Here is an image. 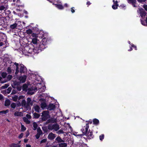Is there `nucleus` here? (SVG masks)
<instances>
[{
	"instance_id": "f257e3e1",
	"label": "nucleus",
	"mask_w": 147,
	"mask_h": 147,
	"mask_svg": "<svg viewBox=\"0 0 147 147\" xmlns=\"http://www.w3.org/2000/svg\"><path fill=\"white\" fill-rule=\"evenodd\" d=\"M51 42V39L50 38H42V41L38 43L37 46L34 49V52L37 53V51L35 52V51H37L39 50L42 51L47 47L48 45L50 44Z\"/></svg>"
},
{
	"instance_id": "f03ea898",
	"label": "nucleus",
	"mask_w": 147,
	"mask_h": 147,
	"mask_svg": "<svg viewBox=\"0 0 147 147\" xmlns=\"http://www.w3.org/2000/svg\"><path fill=\"white\" fill-rule=\"evenodd\" d=\"M16 67L15 74L17 75L19 72L21 74H24L27 72V69L25 66L22 64H19L16 62L14 63Z\"/></svg>"
},
{
	"instance_id": "7ed1b4c3",
	"label": "nucleus",
	"mask_w": 147,
	"mask_h": 147,
	"mask_svg": "<svg viewBox=\"0 0 147 147\" xmlns=\"http://www.w3.org/2000/svg\"><path fill=\"white\" fill-rule=\"evenodd\" d=\"M49 112L48 111H45L42 113L41 120L42 121H45L50 117L49 115Z\"/></svg>"
},
{
	"instance_id": "20e7f679",
	"label": "nucleus",
	"mask_w": 147,
	"mask_h": 147,
	"mask_svg": "<svg viewBox=\"0 0 147 147\" xmlns=\"http://www.w3.org/2000/svg\"><path fill=\"white\" fill-rule=\"evenodd\" d=\"M89 128V123H88L86 124V126H84L83 128L81 129V131L82 132L84 136L87 134Z\"/></svg>"
},
{
	"instance_id": "39448f33",
	"label": "nucleus",
	"mask_w": 147,
	"mask_h": 147,
	"mask_svg": "<svg viewBox=\"0 0 147 147\" xmlns=\"http://www.w3.org/2000/svg\"><path fill=\"white\" fill-rule=\"evenodd\" d=\"M39 42H38L37 39L36 38H34L32 39L31 41V44L33 45V50L34 52V49L37 46V44Z\"/></svg>"
},
{
	"instance_id": "423d86ee",
	"label": "nucleus",
	"mask_w": 147,
	"mask_h": 147,
	"mask_svg": "<svg viewBox=\"0 0 147 147\" xmlns=\"http://www.w3.org/2000/svg\"><path fill=\"white\" fill-rule=\"evenodd\" d=\"M139 13L140 14V16L142 18L145 17L146 14V12L144 11L142 8H139Z\"/></svg>"
},
{
	"instance_id": "0eeeda50",
	"label": "nucleus",
	"mask_w": 147,
	"mask_h": 147,
	"mask_svg": "<svg viewBox=\"0 0 147 147\" xmlns=\"http://www.w3.org/2000/svg\"><path fill=\"white\" fill-rule=\"evenodd\" d=\"M26 76L24 75L23 76H20L18 78V80L20 81V83H24L26 81Z\"/></svg>"
},
{
	"instance_id": "6e6552de",
	"label": "nucleus",
	"mask_w": 147,
	"mask_h": 147,
	"mask_svg": "<svg viewBox=\"0 0 147 147\" xmlns=\"http://www.w3.org/2000/svg\"><path fill=\"white\" fill-rule=\"evenodd\" d=\"M55 108V106L53 103H50L48 106L47 109L49 111L54 110Z\"/></svg>"
},
{
	"instance_id": "1a4fd4ad",
	"label": "nucleus",
	"mask_w": 147,
	"mask_h": 147,
	"mask_svg": "<svg viewBox=\"0 0 147 147\" xmlns=\"http://www.w3.org/2000/svg\"><path fill=\"white\" fill-rule=\"evenodd\" d=\"M20 81L16 80L14 81L13 84H12L11 86L13 88H15L16 86H19L20 84Z\"/></svg>"
},
{
	"instance_id": "9d476101",
	"label": "nucleus",
	"mask_w": 147,
	"mask_h": 147,
	"mask_svg": "<svg viewBox=\"0 0 147 147\" xmlns=\"http://www.w3.org/2000/svg\"><path fill=\"white\" fill-rule=\"evenodd\" d=\"M56 135L50 132L49 133L48 136V138L50 140H53L56 137Z\"/></svg>"
},
{
	"instance_id": "9b49d317",
	"label": "nucleus",
	"mask_w": 147,
	"mask_h": 147,
	"mask_svg": "<svg viewBox=\"0 0 147 147\" xmlns=\"http://www.w3.org/2000/svg\"><path fill=\"white\" fill-rule=\"evenodd\" d=\"M127 2L130 4L132 5L134 7H136L137 6L136 4L137 2L136 0H127Z\"/></svg>"
},
{
	"instance_id": "f8f14e48",
	"label": "nucleus",
	"mask_w": 147,
	"mask_h": 147,
	"mask_svg": "<svg viewBox=\"0 0 147 147\" xmlns=\"http://www.w3.org/2000/svg\"><path fill=\"white\" fill-rule=\"evenodd\" d=\"M90 130H89L88 132H87V134L86 135V136L88 137L90 139L93 138L94 137V135L93 134L92 132V131H90Z\"/></svg>"
},
{
	"instance_id": "ddd939ff",
	"label": "nucleus",
	"mask_w": 147,
	"mask_h": 147,
	"mask_svg": "<svg viewBox=\"0 0 147 147\" xmlns=\"http://www.w3.org/2000/svg\"><path fill=\"white\" fill-rule=\"evenodd\" d=\"M12 90V88L10 87L7 89L6 90H4L3 91V92H2L3 94H6V93L7 94H9L11 92V90Z\"/></svg>"
},
{
	"instance_id": "4468645a",
	"label": "nucleus",
	"mask_w": 147,
	"mask_h": 147,
	"mask_svg": "<svg viewBox=\"0 0 147 147\" xmlns=\"http://www.w3.org/2000/svg\"><path fill=\"white\" fill-rule=\"evenodd\" d=\"M57 121L56 119L54 117H51V118L48 119V122L49 123H56Z\"/></svg>"
},
{
	"instance_id": "2eb2a0df",
	"label": "nucleus",
	"mask_w": 147,
	"mask_h": 147,
	"mask_svg": "<svg viewBox=\"0 0 147 147\" xmlns=\"http://www.w3.org/2000/svg\"><path fill=\"white\" fill-rule=\"evenodd\" d=\"M14 115L15 116L21 117L23 115V113L22 112L17 111L14 113Z\"/></svg>"
},
{
	"instance_id": "dca6fc26",
	"label": "nucleus",
	"mask_w": 147,
	"mask_h": 147,
	"mask_svg": "<svg viewBox=\"0 0 147 147\" xmlns=\"http://www.w3.org/2000/svg\"><path fill=\"white\" fill-rule=\"evenodd\" d=\"M18 24L16 23H15L11 24L10 26V29L12 30L17 28Z\"/></svg>"
},
{
	"instance_id": "f3484780",
	"label": "nucleus",
	"mask_w": 147,
	"mask_h": 147,
	"mask_svg": "<svg viewBox=\"0 0 147 147\" xmlns=\"http://www.w3.org/2000/svg\"><path fill=\"white\" fill-rule=\"evenodd\" d=\"M92 121L93 124L96 125H97L99 123V120L96 118L94 119Z\"/></svg>"
},
{
	"instance_id": "a211bd4d",
	"label": "nucleus",
	"mask_w": 147,
	"mask_h": 147,
	"mask_svg": "<svg viewBox=\"0 0 147 147\" xmlns=\"http://www.w3.org/2000/svg\"><path fill=\"white\" fill-rule=\"evenodd\" d=\"M54 129L55 131H57L59 129V125L57 123L53 124Z\"/></svg>"
},
{
	"instance_id": "6ab92c4d",
	"label": "nucleus",
	"mask_w": 147,
	"mask_h": 147,
	"mask_svg": "<svg viewBox=\"0 0 147 147\" xmlns=\"http://www.w3.org/2000/svg\"><path fill=\"white\" fill-rule=\"evenodd\" d=\"M11 104L10 100L8 99L6 100L5 102L4 105L5 106H8L10 105Z\"/></svg>"
},
{
	"instance_id": "aec40b11",
	"label": "nucleus",
	"mask_w": 147,
	"mask_h": 147,
	"mask_svg": "<svg viewBox=\"0 0 147 147\" xmlns=\"http://www.w3.org/2000/svg\"><path fill=\"white\" fill-rule=\"evenodd\" d=\"M9 147H20V145L14 143L11 144L9 145Z\"/></svg>"
},
{
	"instance_id": "412c9836",
	"label": "nucleus",
	"mask_w": 147,
	"mask_h": 147,
	"mask_svg": "<svg viewBox=\"0 0 147 147\" xmlns=\"http://www.w3.org/2000/svg\"><path fill=\"white\" fill-rule=\"evenodd\" d=\"M140 21L141 24L143 25L147 26V24H146V22L144 18H142L140 19Z\"/></svg>"
},
{
	"instance_id": "4be33fe9",
	"label": "nucleus",
	"mask_w": 147,
	"mask_h": 147,
	"mask_svg": "<svg viewBox=\"0 0 147 147\" xmlns=\"http://www.w3.org/2000/svg\"><path fill=\"white\" fill-rule=\"evenodd\" d=\"M23 119L24 121L26 122L27 124H29L30 123V121L29 120L28 118L26 117H24L23 118Z\"/></svg>"
},
{
	"instance_id": "5701e85b",
	"label": "nucleus",
	"mask_w": 147,
	"mask_h": 147,
	"mask_svg": "<svg viewBox=\"0 0 147 147\" xmlns=\"http://www.w3.org/2000/svg\"><path fill=\"white\" fill-rule=\"evenodd\" d=\"M28 86L26 84H24L23 85L22 89L23 91H26L27 90Z\"/></svg>"
},
{
	"instance_id": "b1692460",
	"label": "nucleus",
	"mask_w": 147,
	"mask_h": 147,
	"mask_svg": "<svg viewBox=\"0 0 147 147\" xmlns=\"http://www.w3.org/2000/svg\"><path fill=\"white\" fill-rule=\"evenodd\" d=\"M58 143L64 142L63 140H62L60 136H58L55 139Z\"/></svg>"
},
{
	"instance_id": "393cba45",
	"label": "nucleus",
	"mask_w": 147,
	"mask_h": 147,
	"mask_svg": "<svg viewBox=\"0 0 147 147\" xmlns=\"http://www.w3.org/2000/svg\"><path fill=\"white\" fill-rule=\"evenodd\" d=\"M53 124H49L48 125L47 128L48 129L50 130H52L54 129Z\"/></svg>"
},
{
	"instance_id": "a878e982",
	"label": "nucleus",
	"mask_w": 147,
	"mask_h": 147,
	"mask_svg": "<svg viewBox=\"0 0 147 147\" xmlns=\"http://www.w3.org/2000/svg\"><path fill=\"white\" fill-rule=\"evenodd\" d=\"M9 112V110L7 109L6 110H3L2 111H0V115H2L3 114H6Z\"/></svg>"
},
{
	"instance_id": "bb28decb",
	"label": "nucleus",
	"mask_w": 147,
	"mask_h": 147,
	"mask_svg": "<svg viewBox=\"0 0 147 147\" xmlns=\"http://www.w3.org/2000/svg\"><path fill=\"white\" fill-rule=\"evenodd\" d=\"M67 146V144L65 143H61L59 144V146L60 147H66Z\"/></svg>"
},
{
	"instance_id": "cd10ccee",
	"label": "nucleus",
	"mask_w": 147,
	"mask_h": 147,
	"mask_svg": "<svg viewBox=\"0 0 147 147\" xmlns=\"http://www.w3.org/2000/svg\"><path fill=\"white\" fill-rule=\"evenodd\" d=\"M56 5V6L59 9H63V7L62 5L59 4H55Z\"/></svg>"
},
{
	"instance_id": "c85d7f7f",
	"label": "nucleus",
	"mask_w": 147,
	"mask_h": 147,
	"mask_svg": "<svg viewBox=\"0 0 147 147\" xmlns=\"http://www.w3.org/2000/svg\"><path fill=\"white\" fill-rule=\"evenodd\" d=\"M47 106L46 103L45 102H43L41 103V107L43 109H44Z\"/></svg>"
},
{
	"instance_id": "c756f323",
	"label": "nucleus",
	"mask_w": 147,
	"mask_h": 147,
	"mask_svg": "<svg viewBox=\"0 0 147 147\" xmlns=\"http://www.w3.org/2000/svg\"><path fill=\"white\" fill-rule=\"evenodd\" d=\"M33 115H34L33 118H35V119L38 118L40 116V115H39L38 114L35 112L33 114Z\"/></svg>"
},
{
	"instance_id": "7c9ffc66",
	"label": "nucleus",
	"mask_w": 147,
	"mask_h": 147,
	"mask_svg": "<svg viewBox=\"0 0 147 147\" xmlns=\"http://www.w3.org/2000/svg\"><path fill=\"white\" fill-rule=\"evenodd\" d=\"M34 109L35 111L37 112H39V109H40V108L39 106L38 105H36L34 107Z\"/></svg>"
},
{
	"instance_id": "2f4dec72",
	"label": "nucleus",
	"mask_w": 147,
	"mask_h": 147,
	"mask_svg": "<svg viewBox=\"0 0 147 147\" xmlns=\"http://www.w3.org/2000/svg\"><path fill=\"white\" fill-rule=\"evenodd\" d=\"M37 134H39L40 135H41L42 134V132L40 127L38 128L37 129Z\"/></svg>"
},
{
	"instance_id": "473e14b6",
	"label": "nucleus",
	"mask_w": 147,
	"mask_h": 147,
	"mask_svg": "<svg viewBox=\"0 0 147 147\" xmlns=\"http://www.w3.org/2000/svg\"><path fill=\"white\" fill-rule=\"evenodd\" d=\"M21 104L22 106H26V102L25 100L23 99L22 100V101Z\"/></svg>"
},
{
	"instance_id": "72a5a7b5",
	"label": "nucleus",
	"mask_w": 147,
	"mask_h": 147,
	"mask_svg": "<svg viewBox=\"0 0 147 147\" xmlns=\"http://www.w3.org/2000/svg\"><path fill=\"white\" fill-rule=\"evenodd\" d=\"M9 86V85L8 84H5L4 85L2 86L0 88L1 89H5L7 88Z\"/></svg>"
},
{
	"instance_id": "f704fd0d",
	"label": "nucleus",
	"mask_w": 147,
	"mask_h": 147,
	"mask_svg": "<svg viewBox=\"0 0 147 147\" xmlns=\"http://www.w3.org/2000/svg\"><path fill=\"white\" fill-rule=\"evenodd\" d=\"M10 106L11 108L14 109L16 107V103L13 102L11 103Z\"/></svg>"
},
{
	"instance_id": "c9c22d12",
	"label": "nucleus",
	"mask_w": 147,
	"mask_h": 147,
	"mask_svg": "<svg viewBox=\"0 0 147 147\" xmlns=\"http://www.w3.org/2000/svg\"><path fill=\"white\" fill-rule=\"evenodd\" d=\"M18 98V96L15 95L14 96L12 97V100L13 101L16 102Z\"/></svg>"
},
{
	"instance_id": "e433bc0d",
	"label": "nucleus",
	"mask_w": 147,
	"mask_h": 147,
	"mask_svg": "<svg viewBox=\"0 0 147 147\" xmlns=\"http://www.w3.org/2000/svg\"><path fill=\"white\" fill-rule=\"evenodd\" d=\"M33 126L34 128V129H33L34 130H35L37 128V127L38 125L36 123L34 122L33 123Z\"/></svg>"
},
{
	"instance_id": "4c0bfd02",
	"label": "nucleus",
	"mask_w": 147,
	"mask_h": 147,
	"mask_svg": "<svg viewBox=\"0 0 147 147\" xmlns=\"http://www.w3.org/2000/svg\"><path fill=\"white\" fill-rule=\"evenodd\" d=\"M27 106H29V103L31 101V99L30 98L28 97L27 99Z\"/></svg>"
},
{
	"instance_id": "58836bf2",
	"label": "nucleus",
	"mask_w": 147,
	"mask_h": 147,
	"mask_svg": "<svg viewBox=\"0 0 147 147\" xmlns=\"http://www.w3.org/2000/svg\"><path fill=\"white\" fill-rule=\"evenodd\" d=\"M32 30L30 29H28L26 30V33L28 34H32Z\"/></svg>"
},
{
	"instance_id": "ea45409f",
	"label": "nucleus",
	"mask_w": 147,
	"mask_h": 147,
	"mask_svg": "<svg viewBox=\"0 0 147 147\" xmlns=\"http://www.w3.org/2000/svg\"><path fill=\"white\" fill-rule=\"evenodd\" d=\"M7 74L5 72H3L1 74V76L3 78H5L7 76Z\"/></svg>"
},
{
	"instance_id": "a19ab883",
	"label": "nucleus",
	"mask_w": 147,
	"mask_h": 147,
	"mask_svg": "<svg viewBox=\"0 0 147 147\" xmlns=\"http://www.w3.org/2000/svg\"><path fill=\"white\" fill-rule=\"evenodd\" d=\"M26 127H24V126L23 125H21V130L22 131H24L26 130Z\"/></svg>"
},
{
	"instance_id": "79ce46f5",
	"label": "nucleus",
	"mask_w": 147,
	"mask_h": 147,
	"mask_svg": "<svg viewBox=\"0 0 147 147\" xmlns=\"http://www.w3.org/2000/svg\"><path fill=\"white\" fill-rule=\"evenodd\" d=\"M113 2L114 3L113 5H115V6L117 7H118L119 6V5L118 3V2L117 1H115V0H113Z\"/></svg>"
},
{
	"instance_id": "37998d69",
	"label": "nucleus",
	"mask_w": 147,
	"mask_h": 147,
	"mask_svg": "<svg viewBox=\"0 0 147 147\" xmlns=\"http://www.w3.org/2000/svg\"><path fill=\"white\" fill-rule=\"evenodd\" d=\"M12 78V75H9L7 77V79L8 81L10 80Z\"/></svg>"
},
{
	"instance_id": "c03bdc74",
	"label": "nucleus",
	"mask_w": 147,
	"mask_h": 147,
	"mask_svg": "<svg viewBox=\"0 0 147 147\" xmlns=\"http://www.w3.org/2000/svg\"><path fill=\"white\" fill-rule=\"evenodd\" d=\"M104 135L103 134H102L99 136L100 140L101 141L102 140L104 139Z\"/></svg>"
},
{
	"instance_id": "a18cd8bd",
	"label": "nucleus",
	"mask_w": 147,
	"mask_h": 147,
	"mask_svg": "<svg viewBox=\"0 0 147 147\" xmlns=\"http://www.w3.org/2000/svg\"><path fill=\"white\" fill-rule=\"evenodd\" d=\"M47 141V139H43L41 141L40 143L42 144V143H45Z\"/></svg>"
},
{
	"instance_id": "49530a36",
	"label": "nucleus",
	"mask_w": 147,
	"mask_h": 147,
	"mask_svg": "<svg viewBox=\"0 0 147 147\" xmlns=\"http://www.w3.org/2000/svg\"><path fill=\"white\" fill-rule=\"evenodd\" d=\"M42 129L43 131H44L45 132H47L48 131L46 127H42Z\"/></svg>"
},
{
	"instance_id": "de8ad7c7",
	"label": "nucleus",
	"mask_w": 147,
	"mask_h": 147,
	"mask_svg": "<svg viewBox=\"0 0 147 147\" xmlns=\"http://www.w3.org/2000/svg\"><path fill=\"white\" fill-rule=\"evenodd\" d=\"M16 88H17V89L19 91H20L22 89V87L21 86H17Z\"/></svg>"
},
{
	"instance_id": "09e8293b",
	"label": "nucleus",
	"mask_w": 147,
	"mask_h": 147,
	"mask_svg": "<svg viewBox=\"0 0 147 147\" xmlns=\"http://www.w3.org/2000/svg\"><path fill=\"white\" fill-rule=\"evenodd\" d=\"M7 71L8 73H10L11 72V70L10 67H8L7 69Z\"/></svg>"
},
{
	"instance_id": "8fccbe9b",
	"label": "nucleus",
	"mask_w": 147,
	"mask_h": 147,
	"mask_svg": "<svg viewBox=\"0 0 147 147\" xmlns=\"http://www.w3.org/2000/svg\"><path fill=\"white\" fill-rule=\"evenodd\" d=\"M5 9V7L3 5H1L0 6V10H4Z\"/></svg>"
},
{
	"instance_id": "3c124183",
	"label": "nucleus",
	"mask_w": 147,
	"mask_h": 147,
	"mask_svg": "<svg viewBox=\"0 0 147 147\" xmlns=\"http://www.w3.org/2000/svg\"><path fill=\"white\" fill-rule=\"evenodd\" d=\"M140 3H142L143 2H145L146 0H137Z\"/></svg>"
},
{
	"instance_id": "603ef678",
	"label": "nucleus",
	"mask_w": 147,
	"mask_h": 147,
	"mask_svg": "<svg viewBox=\"0 0 147 147\" xmlns=\"http://www.w3.org/2000/svg\"><path fill=\"white\" fill-rule=\"evenodd\" d=\"M17 93V91L13 89L11 92V94H15Z\"/></svg>"
},
{
	"instance_id": "864d4df0",
	"label": "nucleus",
	"mask_w": 147,
	"mask_h": 147,
	"mask_svg": "<svg viewBox=\"0 0 147 147\" xmlns=\"http://www.w3.org/2000/svg\"><path fill=\"white\" fill-rule=\"evenodd\" d=\"M26 116V118H28V119H30L31 118V116L29 114H27Z\"/></svg>"
},
{
	"instance_id": "5fc2aeb1",
	"label": "nucleus",
	"mask_w": 147,
	"mask_h": 147,
	"mask_svg": "<svg viewBox=\"0 0 147 147\" xmlns=\"http://www.w3.org/2000/svg\"><path fill=\"white\" fill-rule=\"evenodd\" d=\"M16 107H20L21 106V105H22L21 104V103L20 102H19L17 103H16Z\"/></svg>"
},
{
	"instance_id": "6e6d98bb",
	"label": "nucleus",
	"mask_w": 147,
	"mask_h": 147,
	"mask_svg": "<svg viewBox=\"0 0 147 147\" xmlns=\"http://www.w3.org/2000/svg\"><path fill=\"white\" fill-rule=\"evenodd\" d=\"M41 135L37 134L35 135V137L37 139H38L40 137V136Z\"/></svg>"
},
{
	"instance_id": "4d7b16f0",
	"label": "nucleus",
	"mask_w": 147,
	"mask_h": 147,
	"mask_svg": "<svg viewBox=\"0 0 147 147\" xmlns=\"http://www.w3.org/2000/svg\"><path fill=\"white\" fill-rule=\"evenodd\" d=\"M112 8L114 9H117L118 7L116 6L115 5H112Z\"/></svg>"
},
{
	"instance_id": "13d9d810",
	"label": "nucleus",
	"mask_w": 147,
	"mask_h": 147,
	"mask_svg": "<svg viewBox=\"0 0 147 147\" xmlns=\"http://www.w3.org/2000/svg\"><path fill=\"white\" fill-rule=\"evenodd\" d=\"M131 47H132L133 48H134L135 50H137V49L136 46H135L134 44H132V45H131Z\"/></svg>"
},
{
	"instance_id": "bf43d9fd",
	"label": "nucleus",
	"mask_w": 147,
	"mask_h": 147,
	"mask_svg": "<svg viewBox=\"0 0 147 147\" xmlns=\"http://www.w3.org/2000/svg\"><path fill=\"white\" fill-rule=\"evenodd\" d=\"M143 7L147 11V5H143Z\"/></svg>"
},
{
	"instance_id": "052dcab7",
	"label": "nucleus",
	"mask_w": 147,
	"mask_h": 147,
	"mask_svg": "<svg viewBox=\"0 0 147 147\" xmlns=\"http://www.w3.org/2000/svg\"><path fill=\"white\" fill-rule=\"evenodd\" d=\"M143 7L147 11V5H143Z\"/></svg>"
},
{
	"instance_id": "680f3d73",
	"label": "nucleus",
	"mask_w": 147,
	"mask_h": 147,
	"mask_svg": "<svg viewBox=\"0 0 147 147\" xmlns=\"http://www.w3.org/2000/svg\"><path fill=\"white\" fill-rule=\"evenodd\" d=\"M23 133H21L19 136L18 138L20 139L22 138L23 136Z\"/></svg>"
},
{
	"instance_id": "e2e57ef3",
	"label": "nucleus",
	"mask_w": 147,
	"mask_h": 147,
	"mask_svg": "<svg viewBox=\"0 0 147 147\" xmlns=\"http://www.w3.org/2000/svg\"><path fill=\"white\" fill-rule=\"evenodd\" d=\"M58 133L59 134H63L64 133V132L63 130L60 129L58 131Z\"/></svg>"
},
{
	"instance_id": "0e129e2a",
	"label": "nucleus",
	"mask_w": 147,
	"mask_h": 147,
	"mask_svg": "<svg viewBox=\"0 0 147 147\" xmlns=\"http://www.w3.org/2000/svg\"><path fill=\"white\" fill-rule=\"evenodd\" d=\"M7 82V81L6 80H4L3 81H0V83L3 84L5 83L6 82Z\"/></svg>"
},
{
	"instance_id": "69168bd1",
	"label": "nucleus",
	"mask_w": 147,
	"mask_h": 147,
	"mask_svg": "<svg viewBox=\"0 0 147 147\" xmlns=\"http://www.w3.org/2000/svg\"><path fill=\"white\" fill-rule=\"evenodd\" d=\"M3 98V96L1 94H0V100H2Z\"/></svg>"
},
{
	"instance_id": "338daca9",
	"label": "nucleus",
	"mask_w": 147,
	"mask_h": 147,
	"mask_svg": "<svg viewBox=\"0 0 147 147\" xmlns=\"http://www.w3.org/2000/svg\"><path fill=\"white\" fill-rule=\"evenodd\" d=\"M23 98V96L21 95L19 97H18V100H20L21 99H22Z\"/></svg>"
},
{
	"instance_id": "774afa93",
	"label": "nucleus",
	"mask_w": 147,
	"mask_h": 147,
	"mask_svg": "<svg viewBox=\"0 0 147 147\" xmlns=\"http://www.w3.org/2000/svg\"><path fill=\"white\" fill-rule=\"evenodd\" d=\"M74 7H72L71 8V11L72 13H74L75 12V10L73 9Z\"/></svg>"
}]
</instances>
